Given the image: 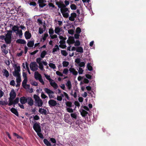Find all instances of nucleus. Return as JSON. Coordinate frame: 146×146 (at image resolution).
Instances as JSON below:
<instances>
[{
  "mask_svg": "<svg viewBox=\"0 0 146 146\" xmlns=\"http://www.w3.org/2000/svg\"><path fill=\"white\" fill-rule=\"evenodd\" d=\"M7 33L5 36L1 35L0 38L2 40H4L7 44H9L11 42L12 31L11 30L7 31Z\"/></svg>",
  "mask_w": 146,
  "mask_h": 146,
  "instance_id": "nucleus-1",
  "label": "nucleus"
},
{
  "mask_svg": "<svg viewBox=\"0 0 146 146\" xmlns=\"http://www.w3.org/2000/svg\"><path fill=\"white\" fill-rule=\"evenodd\" d=\"M33 98L35 100V103L37 104V106L38 107L42 106L43 102L40 97L37 95L34 94L33 95Z\"/></svg>",
  "mask_w": 146,
  "mask_h": 146,
  "instance_id": "nucleus-2",
  "label": "nucleus"
},
{
  "mask_svg": "<svg viewBox=\"0 0 146 146\" xmlns=\"http://www.w3.org/2000/svg\"><path fill=\"white\" fill-rule=\"evenodd\" d=\"M33 128L36 133L41 132V130L39 123H34L33 126Z\"/></svg>",
  "mask_w": 146,
  "mask_h": 146,
  "instance_id": "nucleus-3",
  "label": "nucleus"
},
{
  "mask_svg": "<svg viewBox=\"0 0 146 146\" xmlns=\"http://www.w3.org/2000/svg\"><path fill=\"white\" fill-rule=\"evenodd\" d=\"M38 65L35 62H31L30 64V67L31 69L35 71L38 69Z\"/></svg>",
  "mask_w": 146,
  "mask_h": 146,
  "instance_id": "nucleus-4",
  "label": "nucleus"
},
{
  "mask_svg": "<svg viewBox=\"0 0 146 146\" xmlns=\"http://www.w3.org/2000/svg\"><path fill=\"white\" fill-rule=\"evenodd\" d=\"M48 103L49 106L51 108L56 106L57 104L56 101L52 99L48 101Z\"/></svg>",
  "mask_w": 146,
  "mask_h": 146,
  "instance_id": "nucleus-5",
  "label": "nucleus"
},
{
  "mask_svg": "<svg viewBox=\"0 0 146 146\" xmlns=\"http://www.w3.org/2000/svg\"><path fill=\"white\" fill-rule=\"evenodd\" d=\"M44 90L46 93L48 94L50 98V99L53 97H52V96L50 95V94L54 93V92L53 91L47 88H44Z\"/></svg>",
  "mask_w": 146,
  "mask_h": 146,
  "instance_id": "nucleus-6",
  "label": "nucleus"
},
{
  "mask_svg": "<svg viewBox=\"0 0 146 146\" xmlns=\"http://www.w3.org/2000/svg\"><path fill=\"white\" fill-rule=\"evenodd\" d=\"M67 42L69 45L70 44H73L75 43V40L74 37L71 36H69L68 39L67 40Z\"/></svg>",
  "mask_w": 146,
  "mask_h": 146,
  "instance_id": "nucleus-7",
  "label": "nucleus"
},
{
  "mask_svg": "<svg viewBox=\"0 0 146 146\" xmlns=\"http://www.w3.org/2000/svg\"><path fill=\"white\" fill-rule=\"evenodd\" d=\"M10 98L11 100H13L16 97V94L13 89L12 90L9 94Z\"/></svg>",
  "mask_w": 146,
  "mask_h": 146,
  "instance_id": "nucleus-8",
  "label": "nucleus"
},
{
  "mask_svg": "<svg viewBox=\"0 0 146 146\" xmlns=\"http://www.w3.org/2000/svg\"><path fill=\"white\" fill-rule=\"evenodd\" d=\"M45 0H38V3L39 4V7L40 8H42L45 6L46 4L44 3Z\"/></svg>",
  "mask_w": 146,
  "mask_h": 146,
  "instance_id": "nucleus-9",
  "label": "nucleus"
},
{
  "mask_svg": "<svg viewBox=\"0 0 146 146\" xmlns=\"http://www.w3.org/2000/svg\"><path fill=\"white\" fill-rule=\"evenodd\" d=\"M77 15L75 13H72L71 14V16L69 17V20L72 21H74L75 20V18L76 17Z\"/></svg>",
  "mask_w": 146,
  "mask_h": 146,
  "instance_id": "nucleus-10",
  "label": "nucleus"
},
{
  "mask_svg": "<svg viewBox=\"0 0 146 146\" xmlns=\"http://www.w3.org/2000/svg\"><path fill=\"white\" fill-rule=\"evenodd\" d=\"M27 98L25 96L21 97L20 98L21 103L22 104H24L27 102Z\"/></svg>",
  "mask_w": 146,
  "mask_h": 146,
  "instance_id": "nucleus-11",
  "label": "nucleus"
},
{
  "mask_svg": "<svg viewBox=\"0 0 146 146\" xmlns=\"http://www.w3.org/2000/svg\"><path fill=\"white\" fill-rule=\"evenodd\" d=\"M27 102L28 104L30 106H32L34 104V101L31 97H27Z\"/></svg>",
  "mask_w": 146,
  "mask_h": 146,
  "instance_id": "nucleus-12",
  "label": "nucleus"
},
{
  "mask_svg": "<svg viewBox=\"0 0 146 146\" xmlns=\"http://www.w3.org/2000/svg\"><path fill=\"white\" fill-rule=\"evenodd\" d=\"M69 70L70 72L72 73L73 75L76 76L78 74V72L74 68H70L69 69Z\"/></svg>",
  "mask_w": 146,
  "mask_h": 146,
  "instance_id": "nucleus-13",
  "label": "nucleus"
},
{
  "mask_svg": "<svg viewBox=\"0 0 146 146\" xmlns=\"http://www.w3.org/2000/svg\"><path fill=\"white\" fill-rule=\"evenodd\" d=\"M25 36L26 39L30 38L32 36L31 33L28 31H26L25 33Z\"/></svg>",
  "mask_w": 146,
  "mask_h": 146,
  "instance_id": "nucleus-14",
  "label": "nucleus"
},
{
  "mask_svg": "<svg viewBox=\"0 0 146 146\" xmlns=\"http://www.w3.org/2000/svg\"><path fill=\"white\" fill-rule=\"evenodd\" d=\"M10 111L11 112L13 113H14L15 115H16L17 116H19V113L18 111L17 110L14 108H12L11 110Z\"/></svg>",
  "mask_w": 146,
  "mask_h": 146,
  "instance_id": "nucleus-15",
  "label": "nucleus"
},
{
  "mask_svg": "<svg viewBox=\"0 0 146 146\" xmlns=\"http://www.w3.org/2000/svg\"><path fill=\"white\" fill-rule=\"evenodd\" d=\"M80 113L81 115L83 117H85L88 114V112L83 109L81 110V111L80 110Z\"/></svg>",
  "mask_w": 146,
  "mask_h": 146,
  "instance_id": "nucleus-16",
  "label": "nucleus"
},
{
  "mask_svg": "<svg viewBox=\"0 0 146 146\" xmlns=\"http://www.w3.org/2000/svg\"><path fill=\"white\" fill-rule=\"evenodd\" d=\"M16 42L17 43L21 44H25L26 43V41L24 39H18L16 41Z\"/></svg>",
  "mask_w": 146,
  "mask_h": 146,
  "instance_id": "nucleus-17",
  "label": "nucleus"
},
{
  "mask_svg": "<svg viewBox=\"0 0 146 146\" xmlns=\"http://www.w3.org/2000/svg\"><path fill=\"white\" fill-rule=\"evenodd\" d=\"M34 76L35 79L36 80H38V78L42 77L41 75L37 71L35 72Z\"/></svg>",
  "mask_w": 146,
  "mask_h": 146,
  "instance_id": "nucleus-18",
  "label": "nucleus"
},
{
  "mask_svg": "<svg viewBox=\"0 0 146 146\" xmlns=\"http://www.w3.org/2000/svg\"><path fill=\"white\" fill-rule=\"evenodd\" d=\"M27 79H24L23 82H22V86L24 88H26V86H28V87H30V85H29L27 84Z\"/></svg>",
  "mask_w": 146,
  "mask_h": 146,
  "instance_id": "nucleus-19",
  "label": "nucleus"
},
{
  "mask_svg": "<svg viewBox=\"0 0 146 146\" xmlns=\"http://www.w3.org/2000/svg\"><path fill=\"white\" fill-rule=\"evenodd\" d=\"M34 44V40L30 41H29L27 44L28 47H32Z\"/></svg>",
  "mask_w": 146,
  "mask_h": 146,
  "instance_id": "nucleus-20",
  "label": "nucleus"
},
{
  "mask_svg": "<svg viewBox=\"0 0 146 146\" xmlns=\"http://www.w3.org/2000/svg\"><path fill=\"white\" fill-rule=\"evenodd\" d=\"M61 31V28H60L59 27H56L54 30L55 33L58 35H59V33Z\"/></svg>",
  "mask_w": 146,
  "mask_h": 146,
  "instance_id": "nucleus-21",
  "label": "nucleus"
},
{
  "mask_svg": "<svg viewBox=\"0 0 146 146\" xmlns=\"http://www.w3.org/2000/svg\"><path fill=\"white\" fill-rule=\"evenodd\" d=\"M38 111L41 114H44L45 115L46 114L47 111L45 109H44L40 108L39 109Z\"/></svg>",
  "mask_w": 146,
  "mask_h": 146,
  "instance_id": "nucleus-22",
  "label": "nucleus"
},
{
  "mask_svg": "<svg viewBox=\"0 0 146 146\" xmlns=\"http://www.w3.org/2000/svg\"><path fill=\"white\" fill-rule=\"evenodd\" d=\"M55 47L53 49L52 51V53L54 54H55V52H56L58 50H60L58 46L57 45H56L55 46Z\"/></svg>",
  "mask_w": 146,
  "mask_h": 146,
  "instance_id": "nucleus-23",
  "label": "nucleus"
},
{
  "mask_svg": "<svg viewBox=\"0 0 146 146\" xmlns=\"http://www.w3.org/2000/svg\"><path fill=\"white\" fill-rule=\"evenodd\" d=\"M52 82L53 81H51L50 82V85L54 89H56L58 86L57 84L55 82Z\"/></svg>",
  "mask_w": 146,
  "mask_h": 146,
  "instance_id": "nucleus-24",
  "label": "nucleus"
},
{
  "mask_svg": "<svg viewBox=\"0 0 146 146\" xmlns=\"http://www.w3.org/2000/svg\"><path fill=\"white\" fill-rule=\"evenodd\" d=\"M57 5H58V7L60 9L66 7V6L63 3H59L57 4Z\"/></svg>",
  "mask_w": 146,
  "mask_h": 146,
  "instance_id": "nucleus-25",
  "label": "nucleus"
},
{
  "mask_svg": "<svg viewBox=\"0 0 146 146\" xmlns=\"http://www.w3.org/2000/svg\"><path fill=\"white\" fill-rule=\"evenodd\" d=\"M19 72L16 71V70H15L14 72H13V74L15 76L19 77L20 76V74L19 73Z\"/></svg>",
  "mask_w": 146,
  "mask_h": 146,
  "instance_id": "nucleus-26",
  "label": "nucleus"
},
{
  "mask_svg": "<svg viewBox=\"0 0 146 146\" xmlns=\"http://www.w3.org/2000/svg\"><path fill=\"white\" fill-rule=\"evenodd\" d=\"M66 85L68 87V89L69 90H70L72 88V85L70 81L69 80L67 81L66 84Z\"/></svg>",
  "mask_w": 146,
  "mask_h": 146,
  "instance_id": "nucleus-27",
  "label": "nucleus"
},
{
  "mask_svg": "<svg viewBox=\"0 0 146 146\" xmlns=\"http://www.w3.org/2000/svg\"><path fill=\"white\" fill-rule=\"evenodd\" d=\"M43 142L44 144L47 146H51V144L46 139H44Z\"/></svg>",
  "mask_w": 146,
  "mask_h": 146,
  "instance_id": "nucleus-28",
  "label": "nucleus"
},
{
  "mask_svg": "<svg viewBox=\"0 0 146 146\" xmlns=\"http://www.w3.org/2000/svg\"><path fill=\"white\" fill-rule=\"evenodd\" d=\"M47 54L46 51L45 50L43 51L41 53L40 57L42 58H44L45 56Z\"/></svg>",
  "mask_w": 146,
  "mask_h": 146,
  "instance_id": "nucleus-29",
  "label": "nucleus"
},
{
  "mask_svg": "<svg viewBox=\"0 0 146 146\" xmlns=\"http://www.w3.org/2000/svg\"><path fill=\"white\" fill-rule=\"evenodd\" d=\"M3 75L8 78L9 76L8 71L6 69H4Z\"/></svg>",
  "mask_w": 146,
  "mask_h": 146,
  "instance_id": "nucleus-30",
  "label": "nucleus"
},
{
  "mask_svg": "<svg viewBox=\"0 0 146 146\" xmlns=\"http://www.w3.org/2000/svg\"><path fill=\"white\" fill-rule=\"evenodd\" d=\"M76 50L77 52H79L83 53V48L81 46H79L77 47Z\"/></svg>",
  "mask_w": 146,
  "mask_h": 146,
  "instance_id": "nucleus-31",
  "label": "nucleus"
},
{
  "mask_svg": "<svg viewBox=\"0 0 146 146\" xmlns=\"http://www.w3.org/2000/svg\"><path fill=\"white\" fill-rule=\"evenodd\" d=\"M66 106L69 108H71L72 106V103L71 102L67 101L66 102Z\"/></svg>",
  "mask_w": 146,
  "mask_h": 146,
  "instance_id": "nucleus-32",
  "label": "nucleus"
},
{
  "mask_svg": "<svg viewBox=\"0 0 146 146\" xmlns=\"http://www.w3.org/2000/svg\"><path fill=\"white\" fill-rule=\"evenodd\" d=\"M19 27L17 25H14L12 28V30L14 32L17 31L19 30Z\"/></svg>",
  "mask_w": 146,
  "mask_h": 146,
  "instance_id": "nucleus-33",
  "label": "nucleus"
},
{
  "mask_svg": "<svg viewBox=\"0 0 146 146\" xmlns=\"http://www.w3.org/2000/svg\"><path fill=\"white\" fill-rule=\"evenodd\" d=\"M15 70H16V71L20 72L21 71V68L20 66H17L16 64L14 65Z\"/></svg>",
  "mask_w": 146,
  "mask_h": 146,
  "instance_id": "nucleus-34",
  "label": "nucleus"
},
{
  "mask_svg": "<svg viewBox=\"0 0 146 146\" xmlns=\"http://www.w3.org/2000/svg\"><path fill=\"white\" fill-rule=\"evenodd\" d=\"M44 75H45V76L46 77V78L47 80H48L50 82L51 81H53V80L50 78V76L47 75L46 74H44Z\"/></svg>",
  "mask_w": 146,
  "mask_h": 146,
  "instance_id": "nucleus-35",
  "label": "nucleus"
},
{
  "mask_svg": "<svg viewBox=\"0 0 146 146\" xmlns=\"http://www.w3.org/2000/svg\"><path fill=\"white\" fill-rule=\"evenodd\" d=\"M68 11V9L67 8L65 7L60 9V11L61 13H66Z\"/></svg>",
  "mask_w": 146,
  "mask_h": 146,
  "instance_id": "nucleus-36",
  "label": "nucleus"
},
{
  "mask_svg": "<svg viewBox=\"0 0 146 146\" xmlns=\"http://www.w3.org/2000/svg\"><path fill=\"white\" fill-rule=\"evenodd\" d=\"M69 64V62L67 61H64L62 62V65L64 67H66Z\"/></svg>",
  "mask_w": 146,
  "mask_h": 146,
  "instance_id": "nucleus-37",
  "label": "nucleus"
},
{
  "mask_svg": "<svg viewBox=\"0 0 146 146\" xmlns=\"http://www.w3.org/2000/svg\"><path fill=\"white\" fill-rule=\"evenodd\" d=\"M61 54L64 56H66L67 55L68 53L66 50H61Z\"/></svg>",
  "mask_w": 146,
  "mask_h": 146,
  "instance_id": "nucleus-38",
  "label": "nucleus"
},
{
  "mask_svg": "<svg viewBox=\"0 0 146 146\" xmlns=\"http://www.w3.org/2000/svg\"><path fill=\"white\" fill-rule=\"evenodd\" d=\"M87 67L88 70L89 71H92L93 70V68L91 66L90 63H88L87 64Z\"/></svg>",
  "mask_w": 146,
  "mask_h": 146,
  "instance_id": "nucleus-39",
  "label": "nucleus"
},
{
  "mask_svg": "<svg viewBox=\"0 0 146 146\" xmlns=\"http://www.w3.org/2000/svg\"><path fill=\"white\" fill-rule=\"evenodd\" d=\"M48 65L50 67L54 69L56 68V67L55 64L53 63H50Z\"/></svg>",
  "mask_w": 146,
  "mask_h": 146,
  "instance_id": "nucleus-40",
  "label": "nucleus"
},
{
  "mask_svg": "<svg viewBox=\"0 0 146 146\" xmlns=\"http://www.w3.org/2000/svg\"><path fill=\"white\" fill-rule=\"evenodd\" d=\"M70 7L72 10H76L77 8L76 6L74 4H72L71 5Z\"/></svg>",
  "mask_w": 146,
  "mask_h": 146,
  "instance_id": "nucleus-41",
  "label": "nucleus"
},
{
  "mask_svg": "<svg viewBox=\"0 0 146 146\" xmlns=\"http://www.w3.org/2000/svg\"><path fill=\"white\" fill-rule=\"evenodd\" d=\"M81 32V29L79 27H78L76 28V34H80Z\"/></svg>",
  "mask_w": 146,
  "mask_h": 146,
  "instance_id": "nucleus-42",
  "label": "nucleus"
},
{
  "mask_svg": "<svg viewBox=\"0 0 146 146\" xmlns=\"http://www.w3.org/2000/svg\"><path fill=\"white\" fill-rule=\"evenodd\" d=\"M66 110L67 112L70 113H72L74 112V110L70 108H67Z\"/></svg>",
  "mask_w": 146,
  "mask_h": 146,
  "instance_id": "nucleus-43",
  "label": "nucleus"
},
{
  "mask_svg": "<svg viewBox=\"0 0 146 146\" xmlns=\"http://www.w3.org/2000/svg\"><path fill=\"white\" fill-rule=\"evenodd\" d=\"M70 116L71 117L75 119L77 118V115L76 113H71L70 114Z\"/></svg>",
  "mask_w": 146,
  "mask_h": 146,
  "instance_id": "nucleus-44",
  "label": "nucleus"
},
{
  "mask_svg": "<svg viewBox=\"0 0 146 146\" xmlns=\"http://www.w3.org/2000/svg\"><path fill=\"white\" fill-rule=\"evenodd\" d=\"M8 104V103L5 101H1L0 100V105L5 106Z\"/></svg>",
  "mask_w": 146,
  "mask_h": 146,
  "instance_id": "nucleus-45",
  "label": "nucleus"
},
{
  "mask_svg": "<svg viewBox=\"0 0 146 146\" xmlns=\"http://www.w3.org/2000/svg\"><path fill=\"white\" fill-rule=\"evenodd\" d=\"M80 41L78 40H76V41H75V44H74V46H78L80 45Z\"/></svg>",
  "mask_w": 146,
  "mask_h": 146,
  "instance_id": "nucleus-46",
  "label": "nucleus"
},
{
  "mask_svg": "<svg viewBox=\"0 0 146 146\" xmlns=\"http://www.w3.org/2000/svg\"><path fill=\"white\" fill-rule=\"evenodd\" d=\"M48 35L47 33H45L44 34V35L42 37V39L44 41H45L46 38L48 37Z\"/></svg>",
  "mask_w": 146,
  "mask_h": 146,
  "instance_id": "nucleus-47",
  "label": "nucleus"
},
{
  "mask_svg": "<svg viewBox=\"0 0 146 146\" xmlns=\"http://www.w3.org/2000/svg\"><path fill=\"white\" fill-rule=\"evenodd\" d=\"M19 101V98L18 97L14 101V104L15 105L17 104Z\"/></svg>",
  "mask_w": 146,
  "mask_h": 146,
  "instance_id": "nucleus-48",
  "label": "nucleus"
},
{
  "mask_svg": "<svg viewBox=\"0 0 146 146\" xmlns=\"http://www.w3.org/2000/svg\"><path fill=\"white\" fill-rule=\"evenodd\" d=\"M39 68L41 70H43L44 69V66L43 65L42 63H39Z\"/></svg>",
  "mask_w": 146,
  "mask_h": 146,
  "instance_id": "nucleus-49",
  "label": "nucleus"
},
{
  "mask_svg": "<svg viewBox=\"0 0 146 146\" xmlns=\"http://www.w3.org/2000/svg\"><path fill=\"white\" fill-rule=\"evenodd\" d=\"M64 17L67 18L69 16V14L68 13H62Z\"/></svg>",
  "mask_w": 146,
  "mask_h": 146,
  "instance_id": "nucleus-50",
  "label": "nucleus"
},
{
  "mask_svg": "<svg viewBox=\"0 0 146 146\" xmlns=\"http://www.w3.org/2000/svg\"><path fill=\"white\" fill-rule=\"evenodd\" d=\"M38 135L41 138L43 139L44 138V137L43 134L41 133V132H38L37 133Z\"/></svg>",
  "mask_w": 146,
  "mask_h": 146,
  "instance_id": "nucleus-51",
  "label": "nucleus"
},
{
  "mask_svg": "<svg viewBox=\"0 0 146 146\" xmlns=\"http://www.w3.org/2000/svg\"><path fill=\"white\" fill-rule=\"evenodd\" d=\"M16 82L17 83H20L21 81V76L19 77H17Z\"/></svg>",
  "mask_w": 146,
  "mask_h": 146,
  "instance_id": "nucleus-52",
  "label": "nucleus"
},
{
  "mask_svg": "<svg viewBox=\"0 0 146 146\" xmlns=\"http://www.w3.org/2000/svg\"><path fill=\"white\" fill-rule=\"evenodd\" d=\"M69 70L67 68H65L63 71V73L64 74H67Z\"/></svg>",
  "mask_w": 146,
  "mask_h": 146,
  "instance_id": "nucleus-53",
  "label": "nucleus"
},
{
  "mask_svg": "<svg viewBox=\"0 0 146 146\" xmlns=\"http://www.w3.org/2000/svg\"><path fill=\"white\" fill-rule=\"evenodd\" d=\"M41 96L42 98L44 99H45L46 98H47V96H46L43 92L41 93Z\"/></svg>",
  "mask_w": 146,
  "mask_h": 146,
  "instance_id": "nucleus-54",
  "label": "nucleus"
},
{
  "mask_svg": "<svg viewBox=\"0 0 146 146\" xmlns=\"http://www.w3.org/2000/svg\"><path fill=\"white\" fill-rule=\"evenodd\" d=\"M9 102L8 104L9 106H11L13 104H14L13 101V100H11V99L10 98H9Z\"/></svg>",
  "mask_w": 146,
  "mask_h": 146,
  "instance_id": "nucleus-55",
  "label": "nucleus"
},
{
  "mask_svg": "<svg viewBox=\"0 0 146 146\" xmlns=\"http://www.w3.org/2000/svg\"><path fill=\"white\" fill-rule=\"evenodd\" d=\"M54 33V31L52 29H50L49 30V33L50 35V36L51 35H52Z\"/></svg>",
  "mask_w": 146,
  "mask_h": 146,
  "instance_id": "nucleus-56",
  "label": "nucleus"
},
{
  "mask_svg": "<svg viewBox=\"0 0 146 146\" xmlns=\"http://www.w3.org/2000/svg\"><path fill=\"white\" fill-rule=\"evenodd\" d=\"M78 65L80 67H84L85 66V63L84 62H80Z\"/></svg>",
  "mask_w": 146,
  "mask_h": 146,
  "instance_id": "nucleus-57",
  "label": "nucleus"
},
{
  "mask_svg": "<svg viewBox=\"0 0 146 146\" xmlns=\"http://www.w3.org/2000/svg\"><path fill=\"white\" fill-rule=\"evenodd\" d=\"M42 60V58H36V62L39 64V63H41V62H40L41 60Z\"/></svg>",
  "mask_w": 146,
  "mask_h": 146,
  "instance_id": "nucleus-58",
  "label": "nucleus"
},
{
  "mask_svg": "<svg viewBox=\"0 0 146 146\" xmlns=\"http://www.w3.org/2000/svg\"><path fill=\"white\" fill-rule=\"evenodd\" d=\"M83 72V70L81 68H79L78 73L80 74H82Z\"/></svg>",
  "mask_w": 146,
  "mask_h": 146,
  "instance_id": "nucleus-59",
  "label": "nucleus"
},
{
  "mask_svg": "<svg viewBox=\"0 0 146 146\" xmlns=\"http://www.w3.org/2000/svg\"><path fill=\"white\" fill-rule=\"evenodd\" d=\"M56 74L57 75L60 76H63V74L59 71H56Z\"/></svg>",
  "mask_w": 146,
  "mask_h": 146,
  "instance_id": "nucleus-60",
  "label": "nucleus"
},
{
  "mask_svg": "<svg viewBox=\"0 0 146 146\" xmlns=\"http://www.w3.org/2000/svg\"><path fill=\"white\" fill-rule=\"evenodd\" d=\"M13 135L14 136L16 137L17 139H20L22 138V137L21 136H19L16 133H14Z\"/></svg>",
  "mask_w": 146,
  "mask_h": 146,
  "instance_id": "nucleus-61",
  "label": "nucleus"
},
{
  "mask_svg": "<svg viewBox=\"0 0 146 146\" xmlns=\"http://www.w3.org/2000/svg\"><path fill=\"white\" fill-rule=\"evenodd\" d=\"M10 84L11 85L14 86L15 85V81L14 80H11L10 82Z\"/></svg>",
  "mask_w": 146,
  "mask_h": 146,
  "instance_id": "nucleus-62",
  "label": "nucleus"
},
{
  "mask_svg": "<svg viewBox=\"0 0 146 146\" xmlns=\"http://www.w3.org/2000/svg\"><path fill=\"white\" fill-rule=\"evenodd\" d=\"M29 5H32L34 7H35L36 6V3L34 1L31 2L30 3Z\"/></svg>",
  "mask_w": 146,
  "mask_h": 146,
  "instance_id": "nucleus-63",
  "label": "nucleus"
},
{
  "mask_svg": "<svg viewBox=\"0 0 146 146\" xmlns=\"http://www.w3.org/2000/svg\"><path fill=\"white\" fill-rule=\"evenodd\" d=\"M38 80H39L40 82L42 83V85L44 84V83L42 78V77H41L39 78H38Z\"/></svg>",
  "mask_w": 146,
  "mask_h": 146,
  "instance_id": "nucleus-64",
  "label": "nucleus"
}]
</instances>
